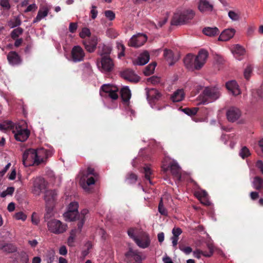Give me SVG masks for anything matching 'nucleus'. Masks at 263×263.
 <instances>
[{"label": "nucleus", "mask_w": 263, "mask_h": 263, "mask_svg": "<svg viewBox=\"0 0 263 263\" xmlns=\"http://www.w3.org/2000/svg\"><path fill=\"white\" fill-rule=\"evenodd\" d=\"M208 55V52L204 49H201L196 57L192 53H189L184 58V65L190 70H199L205 63Z\"/></svg>", "instance_id": "nucleus-1"}, {"label": "nucleus", "mask_w": 263, "mask_h": 263, "mask_svg": "<svg viewBox=\"0 0 263 263\" xmlns=\"http://www.w3.org/2000/svg\"><path fill=\"white\" fill-rule=\"evenodd\" d=\"M98 176V173L95 172L94 168L88 166L86 170L82 171L79 173L80 183L84 190H87L89 186L95 184Z\"/></svg>", "instance_id": "nucleus-2"}, {"label": "nucleus", "mask_w": 263, "mask_h": 263, "mask_svg": "<svg viewBox=\"0 0 263 263\" xmlns=\"http://www.w3.org/2000/svg\"><path fill=\"white\" fill-rule=\"evenodd\" d=\"M127 234L140 248L145 249L149 247L151 240L146 232L140 231L138 233L137 229L130 228L128 230Z\"/></svg>", "instance_id": "nucleus-3"}, {"label": "nucleus", "mask_w": 263, "mask_h": 263, "mask_svg": "<svg viewBox=\"0 0 263 263\" xmlns=\"http://www.w3.org/2000/svg\"><path fill=\"white\" fill-rule=\"evenodd\" d=\"M220 96V92L216 87H206L199 96L201 102L203 104L212 102L218 99Z\"/></svg>", "instance_id": "nucleus-4"}, {"label": "nucleus", "mask_w": 263, "mask_h": 263, "mask_svg": "<svg viewBox=\"0 0 263 263\" xmlns=\"http://www.w3.org/2000/svg\"><path fill=\"white\" fill-rule=\"evenodd\" d=\"M195 16V12L192 10H186L181 12H177L174 14L172 24L178 25L187 23L193 18Z\"/></svg>", "instance_id": "nucleus-5"}, {"label": "nucleus", "mask_w": 263, "mask_h": 263, "mask_svg": "<svg viewBox=\"0 0 263 263\" xmlns=\"http://www.w3.org/2000/svg\"><path fill=\"white\" fill-rule=\"evenodd\" d=\"M97 63L100 71L103 72H111L115 66L114 61L109 55L98 58Z\"/></svg>", "instance_id": "nucleus-6"}, {"label": "nucleus", "mask_w": 263, "mask_h": 263, "mask_svg": "<svg viewBox=\"0 0 263 263\" xmlns=\"http://www.w3.org/2000/svg\"><path fill=\"white\" fill-rule=\"evenodd\" d=\"M48 230L55 234H61L67 229L68 226L66 223L61 222L58 219H52L47 223Z\"/></svg>", "instance_id": "nucleus-7"}, {"label": "nucleus", "mask_w": 263, "mask_h": 263, "mask_svg": "<svg viewBox=\"0 0 263 263\" xmlns=\"http://www.w3.org/2000/svg\"><path fill=\"white\" fill-rule=\"evenodd\" d=\"M30 181L32 183L31 192L35 196H40L47 187V182L41 177L33 178Z\"/></svg>", "instance_id": "nucleus-8"}, {"label": "nucleus", "mask_w": 263, "mask_h": 263, "mask_svg": "<svg viewBox=\"0 0 263 263\" xmlns=\"http://www.w3.org/2000/svg\"><path fill=\"white\" fill-rule=\"evenodd\" d=\"M23 163L25 166L32 165H39L40 162L36 159V153L35 149L29 148L26 149L23 155Z\"/></svg>", "instance_id": "nucleus-9"}, {"label": "nucleus", "mask_w": 263, "mask_h": 263, "mask_svg": "<svg viewBox=\"0 0 263 263\" xmlns=\"http://www.w3.org/2000/svg\"><path fill=\"white\" fill-rule=\"evenodd\" d=\"M125 261L126 263H142L141 253L130 248L125 254Z\"/></svg>", "instance_id": "nucleus-10"}, {"label": "nucleus", "mask_w": 263, "mask_h": 263, "mask_svg": "<svg viewBox=\"0 0 263 263\" xmlns=\"http://www.w3.org/2000/svg\"><path fill=\"white\" fill-rule=\"evenodd\" d=\"M85 53L81 47L74 46L71 51V58L72 62L78 63L84 60Z\"/></svg>", "instance_id": "nucleus-11"}, {"label": "nucleus", "mask_w": 263, "mask_h": 263, "mask_svg": "<svg viewBox=\"0 0 263 263\" xmlns=\"http://www.w3.org/2000/svg\"><path fill=\"white\" fill-rule=\"evenodd\" d=\"M147 37L143 34H138L134 35L128 42V45L134 47H139L146 42Z\"/></svg>", "instance_id": "nucleus-12"}, {"label": "nucleus", "mask_w": 263, "mask_h": 263, "mask_svg": "<svg viewBox=\"0 0 263 263\" xmlns=\"http://www.w3.org/2000/svg\"><path fill=\"white\" fill-rule=\"evenodd\" d=\"M226 115L229 122H234L240 117L241 112L237 107H231L227 110Z\"/></svg>", "instance_id": "nucleus-13"}, {"label": "nucleus", "mask_w": 263, "mask_h": 263, "mask_svg": "<svg viewBox=\"0 0 263 263\" xmlns=\"http://www.w3.org/2000/svg\"><path fill=\"white\" fill-rule=\"evenodd\" d=\"M162 168L164 172H167L170 168L172 175L178 179H180L181 177L180 167L176 162L173 161L170 163L167 167H165L163 166Z\"/></svg>", "instance_id": "nucleus-14"}, {"label": "nucleus", "mask_w": 263, "mask_h": 263, "mask_svg": "<svg viewBox=\"0 0 263 263\" xmlns=\"http://www.w3.org/2000/svg\"><path fill=\"white\" fill-rule=\"evenodd\" d=\"M14 137L17 141H25L30 135V131L27 128H21L20 127H16L14 131Z\"/></svg>", "instance_id": "nucleus-15"}, {"label": "nucleus", "mask_w": 263, "mask_h": 263, "mask_svg": "<svg viewBox=\"0 0 263 263\" xmlns=\"http://www.w3.org/2000/svg\"><path fill=\"white\" fill-rule=\"evenodd\" d=\"M98 42V37L96 36H92L88 39L84 40L83 43L85 49L88 52L91 53L96 50Z\"/></svg>", "instance_id": "nucleus-16"}, {"label": "nucleus", "mask_w": 263, "mask_h": 263, "mask_svg": "<svg viewBox=\"0 0 263 263\" xmlns=\"http://www.w3.org/2000/svg\"><path fill=\"white\" fill-rule=\"evenodd\" d=\"M35 152L36 153V159H39L40 164L45 162L52 155V152L50 150L46 149L44 148H37L35 149Z\"/></svg>", "instance_id": "nucleus-17"}, {"label": "nucleus", "mask_w": 263, "mask_h": 263, "mask_svg": "<svg viewBox=\"0 0 263 263\" xmlns=\"http://www.w3.org/2000/svg\"><path fill=\"white\" fill-rule=\"evenodd\" d=\"M57 192L54 190H48L45 193L44 200L47 206H54L57 200Z\"/></svg>", "instance_id": "nucleus-18"}, {"label": "nucleus", "mask_w": 263, "mask_h": 263, "mask_svg": "<svg viewBox=\"0 0 263 263\" xmlns=\"http://www.w3.org/2000/svg\"><path fill=\"white\" fill-rule=\"evenodd\" d=\"M121 76L124 79L135 83L138 82L140 80V77L130 69L124 70L121 73Z\"/></svg>", "instance_id": "nucleus-19"}, {"label": "nucleus", "mask_w": 263, "mask_h": 263, "mask_svg": "<svg viewBox=\"0 0 263 263\" xmlns=\"http://www.w3.org/2000/svg\"><path fill=\"white\" fill-rule=\"evenodd\" d=\"M146 90L147 99L149 103H155L161 97V94L158 90L155 88L147 89Z\"/></svg>", "instance_id": "nucleus-20"}, {"label": "nucleus", "mask_w": 263, "mask_h": 263, "mask_svg": "<svg viewBox=\"0 0 263 263\" xmlns=\"http://www.w3.org/2000/svg\"><path fill=\"white\" fill-rule=\"evenodd\" d=\"M7 58L9 63L13 66L20 65L22 62L21 57L16 51H10Z\"/></svg>", "instance_id": "nucleus-21"}, {"label": "nucleus", "mask_w": 263, "mask_h": 263, "mask_svg": "<svg viewBox=\"0 0 263 263\" xmlns=\"http://www.w3.org/2000/svg\"><path fill=\"white\" fill-rule=\"evenodd\" d=\"M226 87L234 96H237L240 93L239 86L235 80H232L227 82Z\"/></svg>", "instance_id": "nucleus-22"}, {"label": "nucleus", "mask_w": 263, "mask_h": 263, "mask_svg": "<svg viewBox=\"0 0 263 263\" xmlns=\"http://www.w3.org/2000/svg\"><path fill=\"white\" fill-rule=\"evenodd\" d=\"M235 33L234 29H227L224 30L220 34L218 40L220 41H227L232 38Z\"/></svg>", "instance_id": "nucleus-23"}, {"label": "nucleus", "mask_w": 263, "mask_h": 263, "mask_svg": "<svg viewBox=\"0 0 263 263\" xmlns=\"http://www.w3.org/2000/svg\"><path fill=\"white\" fill-rule=\"evenodd\" d=\"M208 248L209 252H203L199 249H196L193 252L194 256L198 259L201 257V255L205 257H211L214 253V247L212 245H208Z\"/></svg>", "instance_id": "nucleus-24"}, {"label": "nucleus", "mask_w": 263, "mask_h": 263, "mask_svg": "<svg viewBox=\"0 0 263 263\" xmlns=\"http://www.w3.org/2000/svg\"><path fill=\"white\" fill-rule=\"evenodd\" d=\"M120 95L124 103L126 105H128L131 98V92L128 87L126 86L122 88L120 91Z\"/></svg>", "instance_id": "nucleus-25"}, {"label": "nucleus", "mask_w": 263, "mask_h": 263, "mask_svg": "<svg viewBox=\"0 0 263 263\" xmlns=\"http://www.w3.org/2000/svg\"><path fill=\"white\" fill-rule=\"evenodd\" d=\"M149 60V54L147 51H144L141 53L137 60L134 62L135 64L138 65H144Z\"/></svg>", "instance_id": "nucleus-26"}, {"label": "nucleus", "mask_w": 263, "mask_h": 263, "mask_svg": "<svg viewBox=\"0 0 263 263\" xmlns=\"http://www.w3.org/2000/svg\"><path fill=\"white\" fill-rule=\"evenodd\" d=\"M16 257L14 260V263H29L28 255L24 252L17 253L14 254Z\"/></svg>", "instance_id": "nucleus-27"}, {"label": "nucleus", "mask_w": 263, "mask_h": 263, "mask_svg": "<svg viewBox=\"0 0 263 263\" xmlns=\"http://www.w3.org/2000/svg\"><path fill=\"white\" fill-rule=\"evenodd\" d=\"M213 6L206 0H200L198 5V9L201 12L211 11Z\"/></svg>", "instance_id": "nucleus-28"}, {"label": "nucleus", "mask_w": 263, "mask_h": 263, "mask_svg": "<svg viewBox=\"0 0 263 263\" xmlns=\"http://www.w3.org/2000/svg\"><path fill=\"white\" fill-rule=\"evenodd\" d=\"M202 32L206 36L213 37L219 34L220 31L218 28L206 27L203 29Z\"/></svg>", "instance_id": "nucleus-29"}, {"label": "nucleus", "mask_w": 263, "mask_h": 263, "mask_svg": "<svg viewBox=\"0 0 263 263\" xmlns=\"http://www.w3.org/2000/svg\"><path fill=\"white\" fill-rule=\"evenodd\" d=\"M184 97L183 89H178L175 91L171 97V100L174 102H178L182 101Z\"/></svg>", "instance_id": "nucleus-30"}, {"label": "nucleus", "mask_w": 263, "mask_h": 263, "mask_svg": "<svg viewBox=\"0 0 263 263\" xmlns=\"http://www.w3.org/2000/svg\"><path fill=\"white\" fill-rule=\"evenodd\" d=\"M232 51L236 58L238 60H240L241 59L240 57L244 55L245 53V49L238 44L234 46Z\"/></svg>", "instance_id": "nucleus-31"}, {"label": "nucleus", "mask_w": 263, "mask_h": 263, "mask_svg": "<svg viewBox=\"0 0 263 263\" xmlns=\"http://www.w3.org/2000/svg\"><path fill=\"white\" fill-rule=\"evenodd\" d=\"M111 48L109 46L105 44H100L98 46V52L101 57L110 54Z\"/></svg>", "instance_id": "nucleus-32"}, {"label": "nucleus", "mask_w": 263, "mask_h": 263, "mask_svg": "<svg viewBox=\"0 0 263 263\" xmlns=\"http://www.w3.org/2000/svg\"><path fill=\"white\" fill-rule=\"evenodd\" d=\"M48 12L49 10L47 8L40 9L38 11L37 16L33 21V23L34 24L40 22L42 18L47 16Z\"/></svg>", "instance_id": "nucleus-33"}, {"label": "nucleus", "mask_w": 263, "mask_h": 263, "mask_svg": "<svg viewBox=\"0 0 263 263\" xmlns=\"http://www.w3.org/2000/svg\"><path fill=\"white\" fill-rule=\"evenodd\" d=\"M0 250L6 253H13L16 251V247L11 243H3L0 242Z\"/></svg>", "instance_id": "nucleus-34"}, {"label": "nucleus", "mask_w": 263, "mask_h": 263, "mask_svg": "<svg viewBox=\"0 0 263 263\" xmlns=\"http://www.w3.org/2000/svg\"><path fill=\"white\" fill-rule=\"evenodd\" d=\"M163 55L166 61L168 62L170 65L172 66L176 62V60L174 58V54L171 50L165 49L164 50Z\"/></svg>", "instance_id": "nucleus-35"}, {"label": "nucleus", "mask_w": 263, "mask_h": 263, "mask_svg": "<svg viewBox=\"0 0 263 263\" xmlns=\"http://www.w3.org/2000/svg\"><path fill=\"white\" fill-rule=\"evenodd\" d=\"M253 185L256 190H263V179L259 176H255L253 179Z\"/></svg>", "instance_id": "nucleus-36"}, {"label": "nucleus", "mask_w": 263, "mask_h": 263, "mask_svg": "<svg viewBox=\"0 0 263 263\" xmlns=\"http://www.w3.org/2000/svg\"><path fill=\"white\" fill-rule=\"evenodd\" d=\"M88 211L87 209H83L81 211V214L78 213L79 221L78 223V228L80 231H81V229L85 222V216L88 213Z\"/></svg>", "instance_id": "nucleus-37"}, {"label": "nucleus", "mask_w": 263, "mask_h": 263, "mask_svg": "<svg viewBox=\"0 0 263 263\" xmlns=\"http://www.w3.org/2000/svg\"><path fill=\"white\" fill-rule=\"evenodd\" d=\"M65 217L70 221L78 220L79 221L78 212L68 211L64 214Z\"/></svg>", "instance_id": "nucleus-38"}, {"label": "nucleus", "mask_w": 263, "mask_h": 263, "mask_svg": "<svg viewBox=\"0 0 263 263\" xmlns=\"http://www.w3.org/2000/svg\"><path fill=\"white\" fill-rule=\"evenodd\" d=\"M156 66V63L154 62L148 65L144 69L143 73L145 76H148L153 73L155 67Z\"/></svg>", "instance_id": "nucleus-39"}, {"label": "nucleus", "mask_w": 263, "mask_h": 263, "mask_svg": "<svg viewBox=\"0 0 263 263\" xmlns=\"http://www.w3.org/2000/svg\"><path fill=\"white\" fill-rule=\"evenodd\" d=\"M13 127V123L11 121H5L0 123V130H7L9 129L12 128Z\"/></svg>", "instance_id": "nucleus-40"}, {"label": "nucleus", "mask_w": 263, "mask_h": 263, "mask_svg": "<svg viewBox=\"0 0 263 263\" xmlns=\"http://www.w3.org/2000/svg\"><path fill=\"white\" fill-rule=\"evenodd\" d=\"M23 32V29L21 27L16 28L13 29L11 32V37L13 40H15L21 35Z\"/></svg>", "instance_id": "nucleus-41"}, {"label": "nucleus", "mask_w": 263, "mask_h": 263, "mask_svg": "<svg viewBox=\"0 0 263 263\" xmlns=\"http://www.w3.org/2000/svg\"><path fill=\"white\" fill-rule=\"evenodd\" d=\"M144 173L145 179L148 180L150 184H152L151 181V178L152 177L153 173L151 169L148 166H145L144 167Z\"/></svg>", "instance_id": "nucleus-42"}, {"label": "nucleus", "mask_w": 263, "mask_h": 263, "mask_svg": "<svg viewBox=\"0 0 263 263\" xmlns=\"http://www.w3.org/2000/svg\"><path fill=\"white\" fill-rule=\"evenodd\" d=\"M76 230H72L67 240V245L70 247H73L74 246Z\"/></svg>", "instance_id": "nucleus-43"}, {"label": "nucleus", "mask_w": 263, "mask_h": 263, "mask_svg": "<svg viewBox=\"0 0 263 263\" xmlns=\"http://www.w3.org/2000/svg\"><path fill=\"white\" fill-rule=\"evenodd\" d=\"M137 180V176L134 173H129L126 175V180L129 184L134 183Z\"/></svg>", "instance_id": "nucleus-44"}, {"label": "nucleus", "mask_w": 263, "mask_h": 263, "mask_svg": "<svg viewBox=\"0 0 263 263\" xmlns=\"http://www.w3.org/2000/svg\"><path fill=\"white\" fill-rule=\"evenodd\" d=\"M198 110V108L197 107H194L192 108H184L182 109V111L189 116H194L195 115Z\"/></svg>", "instance_id": "nucleus-45"}, {"label": "nucleus", "mask_w": 263, "mask_h": 263, "mask_svg": "<svg viewBox=\"0 0 263 263\" xmlns=\"http://www.w3.org/2000/svg\"><path fill=\"white\" fill-rule=\"evenodd\" d=\"M53 206H47V205L46 204V213L44 215V218L45 220L49 219L53 215L52 211Z\"/></svg>", "instance_id": "nucleus-46"}, {"label": "nucleus", "mask_w": 263, "mask_h": 263, "mask_svg": "<svg viewBox=\"0 0 263 263\" xmlns=\"http://www.w3.org/2000/svg\"><path fill=\"white\" fill-rule=\"evenodd\" d=\"M252 96L256 99V101L263 99V90L262 89H256L252 92Z\"/></svg>", "instance_id": "nucleus-47"}, {"label": "nucleus", "mask_w": 263, "mask_h": 263, "mask_svg": "<svg viewBox=\"0 0 263 263\" xmlns=\"http://www.w3.org/2000/svg\"><path fill=\"white\" fill-rule=\"evenodd\" d=\"M251 155L250 151L246 146H243L241 148L240 153L239 155L241 156V157L243 159H245L248 156H249Z\"/></svg>", "instance_id": "nucleus-48"}, {"label": "nucleus", "mask_w": 263, "mask_h": 263, "mask_svg": "<svg viewBox=\"0 0 263 263\" xmlns=\"http://www.w3.org/2000/svg\"><path fill=\"white\" fill-rule=\"evenodd\" d=\"M252 70L253 68L250 65H248L245 68L243 74L245 79H247V80H248L250 79L251 74L252 72Z\"/></svg>", "instance_id": "nucleus-49"}, {"label": "nucleus", "mask_w": 263, "mask_h": 263, "mask_svg": "<svg viewBox=\"0 0 263 263\" xmlns=\"http://www.w3.org/2000/svg\"><path fill=\"white\" fill-rule=\"evenodd\" d=\"M158 211L162 215H166L167 214V212L166 209L164 208L163 203L162 199H161L159 202L158 205Z\"/></svg>", "instance_id": "nucleus-50"}, {"label": "nucleus", "mask_w": 263, "mask_h": 263, "mask_svg": "<svg viewBox=\"0 0 263 263\" xmlns=\"http://www.w3.org/2000/svg\"><path fill=\"white\" fill-rule=\"evenodd\" d=\"M112 90V86L109 84H104L101 87V91H100V95L102 96V93L101 92V91L109 93Z\"/></svg>", "instance_id": "nucleus-51"}, {"label": "nucleus", "mask_w": 263, "mask_h": 263, "mask_svg": "<svg viewBox=\"0 0 263 263\" xmlns=\"http://www.w3.org/2000/svg\"><path fill=\"white\" fill-rule=\"evenodd\" d=\"M86 246L87 247V249L82 251L81 252V258L83 259L89 253V250L92 248L91 243L90 242H87Z\"/></svg>", "instance_id": "nucleus-52"}, {"label": "nucleus", "mask_w": 263, "mask_h": 263, "mask_svg": "<svg viewBox=\"0 0 263 263\" xmlns=\"http://www.w3.org/2000/svg\"><path fill=\"white\" fill-rule=\"evenodd\" d=\"M228 16L232 20L234 21H238L239 19V14L232 10L229 11Z\"/></svg>", "instance_id": "nucleus-53"}, {"label": "nucleus", "mask_w": 263, "mask_h": 263, "mask_svg": "<svg viewBox=\"0 0 263 263\" xmlns=\"http://www.w3.org/2000/svg\"><path fill=\"white\" fill-rule=\"evenodd\" d=\"M147 81L148 82H151L152 84L154 85H156L160 83V78L157 76H153L147 79Z\"/></svg>", "instance_id": "nucleus-54"}, {"label": "nucleus", "mask_w": 263, "mask_h": 263, "mask_svg": "<svg viewBox=\"0 0 263 263\" xmlns=\"http://www.w3.org/2000/svg\"><path fill=\"white\" fill-rule=\"evenodd\" d=\"M90 34V31L89 29L87 28H84L82 31L80 33V36L82 39H84L86 36H89Z\"/></svg>", "instance_id": "nucleus-55"}, {"label": "nucleus", "mask_w": 263, "mask_h": 263, "mask_svg": "<svg viewBox=\"0 0 263 263\" xmlns=\"http://www.w3.org/2000/svg\"><path fill=\"white\" fill-rule=\"evenodd\" d=\"M104 14L105 16L110 21H112L115 18V13L111 10H106Z\"/></svg>", "instance_id": "nucleus-56"}, {"label": "nucleus", "mask_w": 263, "mask_h": 263, "mask_svg": "<svg viewBox=\"0 0 263 263\" xmlns=\"http://www.w3.org/2000/svg\"><path fill=\"white\" fill-rule=\"evenodd\" d=\"M78 207L79 204L77 202H71L68 206V210L70 211H73V212H78Z\"/></svg>", "instance_id": "nucleus-57"}, {"label": "nucleus", "mask_w": 263, "mask_h": 263, "mask_svg": "<svg viewBox=\"0 0 263 263\" xmlns=\"http://www.w3.org/2000/svg\"><path fill=\"white\" fill-rule=\"evenodd\" d=\"M117 47L119 50H120V52L118 54L119 58H121L124 55V51L125 50V47L124 45L121 43H117Z\"/></svg>", "instance_id": "nucleus-58"}, {"label": "nucleus", "mask_w": 263, "mask_h": 263, "mask_svg": "<svg viewBox=\"0 0 263 263\" xmlns=\"http://www.w3.org/2000/svg\"><path fill=\"white\" fill-rule=\"evenodd\" d=\"M21 20L18 17H16L14 21L10 22L9 25L11 28H14L21 25Z\"/></svg>", "instance_id": "nucleus-59"}, {"label": "nucleus", "mask_w": 263, "mask_h": 263, "mask_svg": "<svg viewBox=\"0 0 263 263\" xmlns=\"http://www.w3.org/2000/svg\"><path fill=\"white\" fill-rule=\"evenodd\" d=\"M14 217L17 220L25 221L27 218V216L23 212H19L15 213Z\"/></svg>", "instance_id": "nucleus-60"}, {"label": "nucleus", "mask_w": 263, "mask_h": 263, "mask_svg": "<svg viewBox=\"0 0 263 263\" xmlns=\"http://www.w3.org/2000/svg\"><path fill=\"white\" fill-rule=\"evenodd\" d=\"M0 5L6 10H9L11 7L9 0H1Z\"/></svg>", "instance_id": "nucleus-61"}, {"label": "nucleus", "mask_w": 263, "mask_h": 263, "mask_svg": "<svg viewBox=\"0 0 263 263\" xmlns=\"http://www.w3.org/2000/svg\"><path fill=\"white\" fill-rule=\"evenodd\" d=\"M118 89H112L110 93H108L109 97L112 100H117L118 98L117 93Z\"/></svg>", "instance_id": "nucleus-62"}, {"label": "nucleus", "mask_w": 263, "mask_h": 263, "mask_svg": "<svg viewBox=\"0 0 263 263\" xmlns=\"http://www.w3.org/2000/svg\"><path fill=\"white\" fill-rule=\"evenodd\" d=\"M78 28V25L76 23H70L69 27V30L71 33H74Z\"/></svg>", "instance_id": "nucleus-63"}, {"label": "nucleus", "mask_w": 263, "mask_h": 263, "mask_svg": "<svg viewBox=\"0 0 263 263\" xmlns=\"http://www.w3.org/2000/svg\"><path fill=\"white\" fill-rule=\"evenodd\" d=\"M91 8H92L90 11L91 17L92 19H95L97 17L98 14V11L96 10L97 7L95 6H92Z\"/></svg>", "instance_id": "nucleus-64"}]
</instances>
